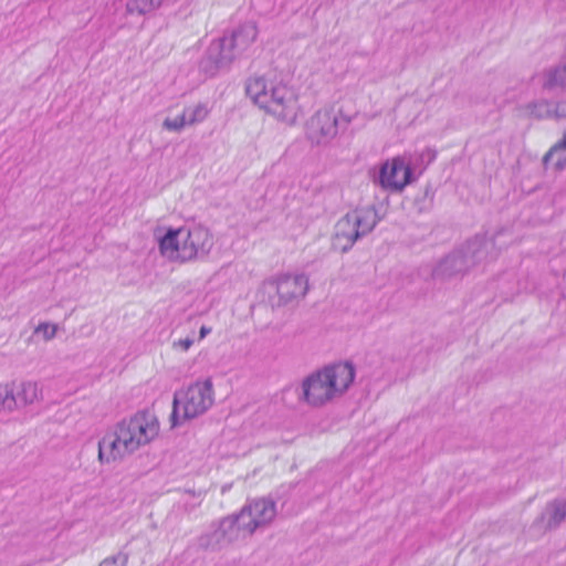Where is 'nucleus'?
Returning <instances> with one entry per match:
<instances>
[{
    "instance_id": "f257e3e1",
    "label": "nucleus",
    "mask_w": 566,
    "mask_h": 566,
    "mask_svg": "<svg viewBox=\"0 0 566 566\" xmlns=\"http://www.w3.org/2000/svg\"><path fill=\"white\" fill-rule=\"evenodd\" d=\"M160 422L155 412L140 410L117 422L98 441L102 465L120 462L158 439Z\"/></svg>"
},
{
    "instance_id": "f03ea898",
    "label": "nucleus",
    "mask_w": 566,
    "mask_h": 566,
    "mask_svg": "<svg viewBox=\"0 0 566 566\" xmlns=\"http://www.w3.org/2000/svg\"><path fill=\"white\" fill-rule=\"evenodd\" d=\"M355 376V367L349 361L324 366L302 380L298 400L313 408L332 403L348 391Z\"/></svg>"
},
{
    "instance_id": "7ed1b4c3",
    "label": "nucleus",
    "mask_w": 566,
    "mask_h": 566,
    "mask_svg": "<svg viewBox=\"0 0 566 566\" xmlns=\"http://www.w3.org/2000/svg\"><path fill=\"white\" fill-rule=\"evenodd\" d=\"M247 94L260 109L286 125H294L301 114L297 93L282 82L251 78Z\"/></svg>"
},
{
    "instance_id": "20e7f679",
    "label": "nucleus",
    "mask_w": 566,
    "mask_h": 566,
    "mask_svg": "<svg viewBox=\"0 0 566 566\" xmlns=\"http://www.w3.org/2000/svg\"><path fill=\"white\" fill-rule=\"evenodd\" d=\"M214 402L211 379L196 381L174 395L170 427L176 428L206 413Z\"/></svg>"
},
{
    "instance_id": "39448f33",
    "label": "nucleus",
    "mask_w": 566,
    "mask_h": 566,
    "mask_svg": "<svg viewBox=\"0 0 566 566\" xmlns=\"http://www.w3.org/2000/svg\"><path fill=\"white\" fill-rule=\"evenodd\" d=\"M310 289L304 273L282 272L266 277L259 287L261 300L272 308L298 303Z\"/></svg>"
},
{
    "instance_id": "423d86ee",
    "label": "nucleus",
    "mask_w": 566,
    "mask_h": 566,
    "mask_svg": "<svg viewBox=\"0 0 566 566\" xmlns=\"http://www.w3.org/2000/svg\"><path fill=\"white\" fill-rule=\"evenodd\" d=\"M377 223V211L371 206L347 212L335 224L333 248L342 253L349 251L355 242L371 232Z\"/></svg>"
},
{
    "instance_id": "0eeeda50",
    "label": "nucleus",
    "mask_w": 566,
    "mask_h": 566,
    "mask_svg": "<svg viewBox=\"0 0 566 566\" xmlns=\"http://www.w3.org/2000/svg\"><path fill=\"white\" fill-rule=\"evenodd\" d=\"M244 533L251 537L258 531L268 528L277 515L276 503L269 497H256L248 501L238 512L233 513Z\"/></svg>"
},
{
    "instance_id": "6e6552de",
    "label": "nucleus",
    "mask_w": 566,
    "mask_h": 566,
    "mask_svg": "<svg viewBox=\"0 0 566 566\" xmlns=\"http://www.w3.org/2000/svg\"><path fill=\"white\" fill-rule=\"evenodd\" d=\"M242 538L247 536L232 513L213 521L209 530L198 537V545L208 552H220Z\"/></svg>"
},
{
    "instance_id": "1a4fd4ad",
    "label": "nucleus",
    "mask_w": 566,
    "mask_h": 566,
    "mask_svg": "<svg viewBox=\"0 0 566 566\" xmlns=\"http://www.w3.org/2000/svg\"><path fill=\"white\" fill-rule=\"evenodd\" d=\"M339 115L335 105L318 108L304 124L306 140L314 146L328 145L338 134Z\"/></svg>"
},
{
    "instance_id": "9d476101",
    "label": "nucleus",
    "mask_w": 566,
    "mask_h": 566,
    "mask_svg": "<svg viewBox=\"0 0 566 566\" xmlns=\"http://www.w3.org/2000/svg\"><path fill=\"white\" fill-rule=\"evenodd\" d=\"M415 181L410 160L406 156H396L379 166L374 182L382 190L400 193Z\"/></svg>"
},
{
    "instance_id": "9b49d317",
    "label": "nucleus",
    "mask_w": 566,
    "mask_h": 566,
    "mask_svg": "<svg viewBox=\"0 0 566 566\" xmlns=\"http://www.w3.org/2000/svg\"><path fill=\"white\" fill-rule=\"evenodd\" d=\"M482 244L471 243L464 252H454L441 260L433 270V276L437 279H449L461 274L481 260Z\"/></svg>"
},
{
    "instance_id": "f8f14e48",
    "label": "nucleus",
    "mask_w": 566,
    "mask_h": 566,
    "mask_svg": "<svg viewBox=\"0 0 566 566\" xmlns=\"http://www.w3.org/2000/svg\"><path fill=\"white\" fill-rule=\"evenodd\" d=\"M186 244L185 254L188 263L205 260L214 247V237L209 228L202 224L184 226Z\"/></svg>"
},
{
    "instance_id": "ddd939ff",
    "label": "nucleus",
    "mask_w": 566,
    "mask_h": 566,
    "mask_svg": "<svg viewBox=\"0 0 566 566\" xmlns=\"http://www.w3.org/2000/svg\"><path fill=\"white\" fill-rule=\"evenodd\" d=\"M210 113L211 108L208 103L197 102L189 104L175 117H166L163 120V128L167 132L181 133L187 127L203 123L209 117Z\"/></svg>"
},
{
    "instance_id": "4468645a",
    "label": "nucleus",
    "mask_w": 566,
    "mask_h": 566,
    "mask_svg": "<svg viewBox=\"0 0 566 566\" xmlns=\"http://www.w3.org/2000/svg\"><path fill=\"white\" fill-rule=\"evenodd\" d=\"M238 56L228 36H223L209 45L202 61V69L207 73L214 74L218 70L228 67Z\"/></svg>"
},
{
    "instance_id": "2eb2a0df",
    "label": "nucleus",
    "mask_w": 566,
    "mask_h": 566,
    "mask_svg": "<svg viewBox=\"0 0 566 566\" xmlns=\"http://www.w3.org/2000/svg\"><path fill=\"white\" fill-rule=\"evenodd\" d=\"M159 254L166 260L185 264L188 263V255L185 254V228H168L167 231L158 237Z\"/></svg>"
},
{
    "instance_id": "dca6fc26",
    "label": "nucleus",
    "mask_w": 566,
    "mask_h": 566,
    "mask_svg": "<svg viewBox=\"0 0 566 566\" xmlns=\"http://www.w3.org/2000/svg\"><path fill=\"white\" fill-rule=\"evenodd\" d=\"M258 38V28L253 22H247L228 36L239 56L245 52Z\"/></svg>"
},
{
    "instance_id": "f3484780",
    "label": "nucleus",
    "mask_w": 566,
    "mask_h": 566,
    "mask_svg": "<svg viewBox=\"0 0 566 566\" xmlns=\"http://www.w3.org/2000/svg\"><path fill=\"white\" fill-rule=\"evenodd\" d=\"M566 518V497L551 502L536 523H545L546 530L560 525Z\"/></svg>"
},
{
    "instance_id": "a211bd4d",
    "label": "nucleus",
    "mask_w": 566,
    "mask_h": 566,
    "mask_svg": "<svg viewBox=\"0 0 566 566\" xmlns=\"http://www.w3.org/2000/svg\"><path fill=\"white\" fill-rule=\"evenodd\" d=\"M17 399V409L38 402L41 399V387L36 381H22L18 390L14 391Z\"/></svg>"
},
{
    "instance_id": "6ab92c4d",
    "label": "nucleus",
    "mask_w": 566,
    "mask_h": 566,
    "mask_svg": "<svg viewBox=\"0 0 566 566\" xmlns=\"http://www.w3.org/2000/svg\"><path fill=\"white\" fill-rule=\"evenodd\" d=\"M542 86L545 90L566 88V64L559 63L542 72Z\"/></svg>"
},
{
    "instance_id": "aec40b11",
    "label": "nucleus",
    "mask_w": 566,
    "mask_h": 566,
    "mask_svg": "<svg viewBox=\"0 0 566 566\" xmlns=\"http://www.w3.org/2000/svg\"><path fill=\"white\" fill-rule=\"evenodd\" d=\"M551 101L537 99L522 106L521 111L524 116L536 119H547L551 118Z\"/></svg>"
},
{
    "instance_id": "412c9836",
    "label": "nucleus",
    "mask_w": 566,
    "mask_h": 566,
    "mask_svg": "<svg viewBox=\"0 0 566 566\" xmlns=\"http://www.w3.org/2000/svg\"><path fill=\"white\" fill-rule=\"evenodd\" d=\"M556 157L555 168L562 170L566 166V133L562 140L556 143L543 157L544 166H547L549 161Z\"/></svg>"
},
{
    "instance_id": "4be33fe9",
    "label": "nucleus",
    "mask_w": 566,
    "mask_h": 566,
    "mask_svg": "<svg viewBox=\"0 0 566 566\" xmlns=\"http://www.w3.org/2000/svg\"><path fill=\"white\" fill-rule=\"evenodd\" d=\"M17 409L14 389L9 384H0V415L9 413Z\"/></svg>"
},
{
    "instance_id": "5701e85b",
    "label": "nucleus",
    "mask_w": 566,
    "mask_h": 566,
    "mask_svg": "<svg viewBox=\"0 0 566 566\" xmlns=\"http://www.w3.org/2000/svg\"><path fill=\"white\" fill-rule=\"evenodd\" d=\"M163 0H128L127 11L130 13L145 14L159 6Z\"/></svg>"
},
{
    "instance_id": "b1692460",
    "label": "nucleus",
    "mask_w": 566,
    "mask_h": 566,
    "mask_svg": "<svg viewBox=\"0 0 566 566\" xmlns=\"http://www.w3.org/2000/svg\"><path fill=\"white\" fill-rule=\"evenodd\" d=\"M59 326L54 323L42 322L34 328L35 335H41L44 342L55 338Z\"/></svg>"
},
{
    "instance_id": "393cba45",
    "label": "nucleus",
    "mask_w": 566,
    "mask_h": 566,
    "mask_svg": "<svg viewBox=\"0 0 566 566\" xmlns=\"http://www.w3.org/2000/svg\"><path fill=\"white\" fill-rule=\"evenodd\" d=\"M128 563V554L117 553L116 555L104 558L99 566H126Z\"/></svg>"
},
{
    "instance_id": "a878e982",
    "label": "nucleus",
    "mask_w": 566,
    "mask_h": 566,
    "mask_svg": "<svg viewBox=\"0 0 566 566\" xmlns=\"http://www.w3.org/2000/svg\"><path fill=\"white\" fill-rule=\"evenodd\" d=\"M551 118L562 119L566 117V99L560 102L551 101Z\"/></svg>"
},
{
    "instance_id": "bb28decb",
    "label": "nucleus",
    "mask_w": 566,
    "mask_h": 566,
    "mask_svg": "<svg viewBox=\"0 0 566 566\" xmlns=\"http://www.w3.org/2000/svg\"><path fill=\"white\" fill-rule=\"evenodd\" d=\"M193 344L192 337H186L179 340L174 342V348H179L184 352H187Z\"/></svg>"
},
{
    "instance_id": "cd10ccee",
    "label": "nucleus",
    "mask_w": 566,
    "mask_h": 566,
    "mask_svg": "<svg viewBox=\"0 0 566 566\" xmlns=\"http://www.w3.org/2000/svg\"><path fill=\"white\" fill-rule=\"evenodd\" d=\"M184 495L201 501L205 496V492L202 490H185Z\"/></svg>"
},
{
    "instance_id": "c85d7f7f",
    "label": "nucleus",
    "mask_w": 566,
    "mask_h": 566,
    "mask_svg": "<svg viewBox=\"0 0 566 566\" xmlns=\"http://www.w3.org/2000/svg\"><path fill=\"white\" fill-rule=\"evenodd\" d=\"M210 332H211L210 327L201 326L200 332H199L200 339L205 338Z\"/></svg>"
},
{
    "instance_id": "c756f323",
    "label": "nucleus",
    "mask_w": 566,
    "mask_h": 566,
    "mask_svg": "<svg viewBox=\"0 0 566 566\" xmlns=\"http://www.w3.org/2000/svg\"><path fill=\"white\" fill-rule=\"evenodd\" d=\"M343 119L346 122V123H350L352 122V117L350 116H344Z\"/></svg>"
}]
</instances>
